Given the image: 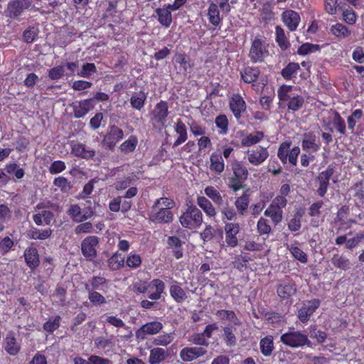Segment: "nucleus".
<instances>
[{
  "label": "nucleus",
  "instance_id": "nucleus-1",
  "mask_svg": "<svg viewBox=\"0 0 364 364\" xmlns=\"http://www.w3.org/2000/svg\"><path fill=\"white\" fill-rule=\"evenodd\" d=\"M204 193L216 205L217 212L220 214L221 220L224 223L235 222L237 220L239 215L232 204V198L227 195H222L212 186L205 187Z\"/></svg>",
  "mask_w": 364,
  "mask_h": 364
},
{
  "label": "nucleus",
  "instance_id": "nucleus-2",
  "mask_svg": "<svg viewBox=\"0 0 364 364\" xmlns=\"http://www.w3.org/2000/svg\"><path fill=\"white\" fill-rule=\"evenodd\" d=\"M175 205V201L170 198L161 197L156 199L148 213L149 220L155 224L171 223L174 219L171 210Z\"/></svg>",
  "mask_w": 364,
  "mask_h": 364
},
{
  "label": "nucleus",
  "instance_id": "nucleus-3",
  "mask_svg": "<svg viewBox=\"0 0 364 364\" xmlns=\"http://www.w3.org/2000/svg\"><path fill=\"white\" fill-rule=\"evenodd\" d=\"M250 48L248 58L252 63H262L270 55L269 43L267 38L261 35H257L251 38Z\"/></svg>",
  "mask_w": 364,
  "mask_h": 364
},
{
  "label": "nucleus",
  "instance_id": "nucleus-4",
  "mask_svg": "<svg viewBox=\"0 0 364 364\" xmlns=\"http://www.w3.org/2000/svg\"><path fill=\"white\" fill-rule=\"evenodd\" d=\"M203 221V213L196 205H187V208L179 217V222L183 228L194 230L199 228Z\"/></svg>",
  "mask_w": 364,
  "mask_h": 364
},
{
  "label": "nucleus",
  "instance_id": "nucleus-5",
  "mask_svg": "<svg viewBox=\"0 0 364 364\" xmlns=\"http://www.w3.org/2000/svg\"><path fill=\"white\" fill-rule=\"evenodd\" d=\"M149 287L154 288L155 291L149 294V299L152 301L160 299L166 288L165 283L160 279H154L149 284L145 280H139L133 284V290L136 294H144Z\"/></svg>",
  "mask_w": 364,
  "mask_h": 364
},
{
  "label": "nucleus",
  "instance_id": "nucleus-6",
  "mask_svg": "<svg viewBox=\"0 0 364 364\" xmlns=\"http://www.w3.org/2000/svg\"><path fill=\"white\" fill-rule=\"evenodd\" d=\"M292 142L290 140H287L280 144L278 151L277 157L281 162L284 165L289 163L291 166H296L298 156L300 154V148L295 146L291 149Z\"/></svg>",
  "mask_w": 364,
  "mask_h": 364
},
{
  "label": "nucleus",
  "instance_id": "nucleus-7",
  "mask_svg": "<svg viewBox=\"0 0 364 364\" xmlns=\"http://www.w3.org/2000/svg\"><path fill=\"white\" fill-rule=\"evenodd\" d=\"M280 341L287 346L297 348L307 346L311 347L312 343L308 336L300 331H289L283 333L280 337Z\"/></svg>",
  "mask_w": 364,
  "mask_h": 364
},
{
  "label": "nucleus",
  "instance_id": "nucleus-8",
  "mask_svg": "<svg viewBox=\"0 0 364 364\" xmlns=\"http://www.w3.org/2000/svg\"><path fill=\"white\" fill-rule=\"evenodd\" d=\"M123 138L124 132L121 128L115 124L109 125L102 140V144L105 149L112 151Z\"/></svg>",
  "mask_w": 364,
  "mask_h": 364
},
{
  "label": "nucleus",
  "instance_id": "nucleus-9",
  "mask_svg": "<svg viewBox=\"0 0 364 364\" xmlns=\"http://www.w3.org/2000/svg\"><path fill=\"white\" fill-rule=\"evenodd\" d=\"M31 0H11L4 11L5 16L10 18H18L25 10L31 7Z\"/></svg>",
  "mask_w": 364,
  "mask_h": 364
},
{
  "label": "nucleus",
  "instance_id": "nucleus-10",
  "mask_svg": "<svg viewBox=\"0 0 364 364\" xmlns=\"http://www.w3.org/2000/svg\"><path fill=\"white\" fill-rule=\"evenodd\" d=\"M287 205L282 204V200H272V203L264 210V215L270 218L274 226L278 225L283 220V208Z\"/></svg>",
  "mask_w": 364,
  "mask_h": 364
},
{
  "label": "nucleus",
  "instance_id": "nucleus-11",
  "mask_svg": "<svg viewBox=\"0 0 364 364\" xmlns=\"http://www.w3.org/2000/svg\"><path fill=\"white\" fill-rule=\"evenodd\" d=\"M99 237L95 235L86 237L81 242V252L86 260L92 262L97 257Z\"/></svg>",
  "mask_w": 364,
  "mask_h": 364
},
{
  "label": "nucleus",
  "instance_id": "nucleus-12",
  "mask_svg": "<svg viewBox=\"0 0 364 364\" xmlns=\"http://www.w3.org/2000/svg\"><path fill=\"white\" fill-rule=\"evenodd\" d=\"M320 304L321 301L318 299L304 301L298 309L297 317L299 320L303 323H306L311 316L318 309Z\"/></svg>",
  "mask_w": 364,
  "mask_h": 364
},
{
  "label": "nucleus",
  "instance_id": "nucleus-13",
  "mask_svg": "<svg viewBox=\"0 0 364 364\" xmlns=\"http://www.w3.org/2000/svg\"><path fill=\"white\" fill-rule=\"evenodd\" d=\"M333 173L334 168L331 166H329L326 170L318 173L316 176V182L318 185L316 192L320 197H323L326 194L330 179Z\"/></svg>",
  "mask_w": 364,
  "mask_h": 364
},
{
  "label": "nucleus",
  "instance_id": "nucleus-14",
  "mask_svg": "<svg viewBox=\"0 0 364 364\" xmlns=\"http://www.w3.org/2000/svg\"><path fill=\"white\" fill-rule=\"evenodd\" d=\"M169 114L168 105L165 100H161L151 112V120L160 127H164Z\"/></svg>",
  "mask_w": 364,
  "mask_h": 364
},
{
  "label": "nucleus",
  "instance_id": "nucleus-15",
  "mask_svg": "<svg viewBox=\"0 0 364 364\" xmlns=\"http://www.w3.org/2000/svg\"><path fill=\"white\" fill-rule=\"evenodd\" d=\"M240 225L238 223L231 222L225 223L224 231L225 235V242L229 247H235L238 245L237 235L240 232Z\"/></svg>",
  "mask_w": 364,
  "mask_h": 364
},
{
  "label": "nucleus",
  "instance_id": "nucleus-16",
  "mask_svg": "<svg viewBox=\"0 0 364 364\" xmlns=\"http://www.w3.org/2000/svg\"><path fill=\"white\" fill-rule=\"evenodd\" d=\"M229 107L235 118L239 120L246 112L247 104L240 93H234L230 98Z\"/></svg>",
  "mask_w": 364,
  "mask_h": 364
},
{
  "label": "nucleus",
  "instance_id": "nucleus-17",
  "mask_svg": "<svg viewBox=\"0 0 364 364\" xmlns=\"http://www.w3.org/2000/svg\"><path fill=\"white\" fill-rule=\"evenodd\" d=\"M261 71L257 66H245L240 71L241 80L246 84H252V87L255 90V82L257 81Z\"/></svg>",
  "mask_w": 364,
  "mask_h": 364
},
{
  "label": "nucleus",
  "instance_id": "nucleus-18",
  "mask_svg": "<svg viewBox=\"0 0 364 364\" xmlns=\"http://www.w3.org/2000/svg\"><path fill=\"white\" fill-rule=\"evenodd\" d=\"M207 353L203 347H185L181 350L179 355L183 362L188 363L205 355Z\"/></svg>",
  "mask_w": 364,
  "mask_h": 364
},
{
  "label": "nucleus",
  "instance_id": "nucleus-19",
  "mask_svg": "<svg viewBox=\"0 0 364 364\" xmlns=\"http://www.w3.org/2000/svg\"><path fill=\"white\" fill-rule=\"evenodd\" d=\"M301 147L304 151L316 153L321 149V143L314 132H305L302 136Z\"/></svg>",
  "mask_w": 364,
  "mask_h": 364
},
{
  "label": "nucleus",
  "instance_id": "nucleus-20",
  "mask_svg": "<svg viewBox=\"0 0 364 364\" xmlns=\"http://www.w3.org/2000/svg\"><path fill=\"white\" fill-rule=\"evenodd\" d=\"M163 328V324L158 321L148 322L142 325L136 331V337L138 339L144 340L146 335H155L159 333Z\"/></svg>",
  "mask_w": 364,
  "mask_h": 364
},
{
  "label": "nucleus",
  "instance_id": "nucleus-21",
  "mask_svg": "<svg viewBox=\"0 0 364 364\" xmlns=\"http://www.w3.org/2000/svg\"><path fill=\"white\" fill-rule=\"evenodd\" d=\"M277 294L282 301L289 300L296 293V285L292 280L282 282L277 287Z\"/></svg>",
  "mask_w": 364,
  "mask_h": 364
},
{
  "label": "nucleus",
  "instance_id": "nucleus-22",
  "mask_svg": "<svg viewBox=\"0 0 364 364\" xmlns=\"http://www.w3.org/2000/svg\"><path fill=\"white\" fill-rule=\"evenodd\" d=\"M92 102L93 99H86L74 102L70 105L73 107L75 117L76 118L84 117L89 111L94 108Z\"/></svg>",
  "mask_w": 364,
  "mask_h": 364
},
{
  "label": "nucleus",
  "instance_id": "nucleus-23",
  "mask_svg": "<svg viewBox=\"0 0 364 364\" xmlns=\"http://www.w3.org/2000/svg\"><path fill=\"white\" fill-rule=\"evenodd\" d=\"M269 155L267 148L259 146L248 151L247 159L251 164L259 166L266 161Z\"/></svg>",
  "mask_w": 364,
  "mask_h": 364
},
{
  "label": "nucleus",
  "instance_id": "nucleus-24",
  "mask_svg": "<svg viewBox=\"0 0 364 364\" xmlns=\"http://www.w3.org/2000/svg\"><path fill=\"white\" fill-rule=\"evenodd\" d=\"M282 19L290 31L296 30L301 18L299 14L294 10H286L282 14Z\"/></svg>",
  "mask_w": 364,
  "mask_h": 364
},
{
  "label": "nucleus",
  "instance_id": "nucleus-25",
  "mask_svg": "<svg viewBox=\"0 0 364 364\" xmlns=\"http://www.w3.org/2000/svg\"><path fill=\"white\" fill-rule=\"evenodd\" d=\"M250 203V189L247 188L240 196L235 200V208L240 217L245 215Z\"/></svg>",
  "mask_w": 364,
  "mask_h": 364
},
{
  "label": "nucleus",
  "instance_id": "nucleus-26",
  "mask_svg": "<svg viewBox=\"0 0 364 364\" xmlns=\"http://www.w3.org/2000/svg\"><path fill=\"white\" fill-rule=\"evenodd\" d=\"M4 349L9 355L12 356L16 355L21 350V345L17 342L13 331H9L4 338Z\"/></svg>",
  "mask_w": 364,
  "mask_h": 364
},
{
  "label": "nucleus",
  "instance_id": "nucleus-27",
  "mask_svg": "<svg viewBox=\"0 0 364 364\" xmlns=\"http://www.w3.org/2000/svg\"><path fill=\"white\" fill-rule=\"evenodd\" d=\"M71 149L73 154L82 159H92L95 155V150L82 143L72 141Z\"/></svg>",
  "mask_w": 364,
  "mask_h": 364
},
{
  "label": "nucleus",
  "instance_id": "nucleus-28",
  "mask_svg": "<svg viewBox=\"0 0 364 364\" xmlns=\"http://www.w3.org/2000/svg\"><path fill=\"white\" fill-rule=\"evenodd\" d=\"M26 265L31 269H36L40 264V259L38 250L36 247L26 248L23 254Z\"/></svg>",
  "mask_w": 364,
  "mask_h": 364
},
{
  "label": "nucleus",
  "instance_id": "nucleus-29",
  "mask_svg": "<svg viewBox=\"0 0 364 364\" xmlns=\"http://www.w3.org/2000/svg\"><path fill=\"white\" fill-rule=\"evenodd\" d=\"M329 33L338 40L346 39L350 37L352 31L346 25L337 22L329 28Z\"/></svg>",
  "mask_w": 364,
  "mask_h": 364
},
{
  "label": "nucleus",
  "instance_id": "nucleus-30",
  "mask_svg": "<svg viewBox=\"0 0 364 364\" xmlns=\"http://www.w3.org/2000/svg\"><path fill=\"white\" fill-rule=\"evenodd\" d=\"M174 131L178 137L173 144V147H177L188 139V131L186 124L181 119H178L174 124Z\"/></svg>",
  "mask_w": 364,
  "mask_h": 364
},
{
  "label": "nucleus",
  "instance_id": "nucleus-31",
  "mask_svg": "<svg viewBox=\"0 0 364 364\" xmlns=\"http://www.w3.org/2000/svg\"><path fill=\"white\" fill-rule=\"evenodd\" d=\"M196 202L207 217L210 218H215L216 217L218 213L217 207L215 208L209 199L205 196H198Z\"/></svg>",
  "mask_w": 364,
  "mask_h": 364
},
{
  "label": "nucleus",
  "instance_id": "nucleus-32",
  "mask_svg": "<svg viewBox=\"0 0 364 364\" xmlns=\"http://www.w3.org/2000/svg\"><path fill=\"white\" fill-rule=\"evenodd\" d=\"M171 297L178 304L184 302L187 298V294L177 281H173L169 287Z\"/></svg>",
  "mask_w": 364,
  "mask_h": 364
},
{
  "label": "nucleus",
  "instance_id": "nucleus-33",
  "mask_svg": "<svg viewBox=\"0 0 364 364\" xmlns=\"http://www.w3.org/2000/svg\"><path fill=\"white\" fill-rule=\"evenodd\" d=\"M171 11H174L169 9L167 4L163 8H157L155 10V13L158 17V21L162 26L166 28H169L172 23Z\"/></svg>",
  "mask_w": 364,
  "mask_h": 364
},
{
  "label": "nucleus",
  "instance_id": "nucleus-34",
  "mask_svg": "<svg viewBox=\"0 0 364 364\" xmlns=\"http://www.w3.org/2000/svg\"><path fill=\"white\" fill-rule=\"evenodd\" d=\"M207 16L209 23L215 26V28L220 26L223 18L220 16L218 6L213 1L209 4L208 8L207 9Z\"/></svg>",
  "mask_w": 364,
  "mask_h": 364
},
{
  "label": "nucleus",
  "instance_id": "nucleus-35",
  "mask_svg": "<svg viewBox=\"0 0 364 364\" xmlns=\"http://www.w3.org/2000/svg\"><path fill=\"white\" fill-rule=\"evenodd\" d=\"M93 215L92 210L89 209L85 213H82L81 208L77 205H72L70 206V215L76 223H81L90 218Z\"/></svg>",
  "mask_w": 364,
  "mask_h": 364
},
{
  "label": "nucleus",
  "instance_id": "nucleus-36",
  "mask_svg": "<svg viewBox=\"0 0 364 364\" xmlns=\"http://www.w3.org/2000/svg\"><path fill=\"white\" fill-rule=\"evenodd\" d=\"M107 282L108 281L105 277L93 276L89 279L88 284L85 285V289L100 290L102 291L103 292H106L107 291L104 289V287H105V289H107L106 285Z\"/></svg>",
  "mask_w": 364,
  "mask_h": 364
},
{
  "label": "nucleus",
  "instance_id": "nucleus-37",
  "mask_svg": "<svg viewBox=\"0 0 364 364\" xmlns=\"http://www.w3.org/2000/svg\"><path fill=\"white\" fill-rule=\"evenodd\" d=\"M169 354L167 350L162 348H154L150 350L149 356V364H160L164 361Z\"/></svg>",
  "mask_w": 364,
  "mask_h": 364
},
{
  "label": "nucleus",
  "instance_id": "nucleus-38",
  "mask_svg": "<svg viewBox=\"0 0 364 364\" xmlns=\"http://www.w3.org/2000/svg\"><path fill=\"white\" fill-rule=\"evenodd\" d=\"M167 244L169 248L172 249L173 256L178 259L183 257L182 242L176 236H169L167 239Z\"/></svg>",
  "mask_w": 364,
  "mask_h": 364
},
{
  "label": "nucleus",
  "instance_id": "nucleus-39",
  "mask_svg": "<svg viewBox=\"0 0 364 364\" xmlns=\"http://www.w3.org/2000/svg\"><path fill=\"white\" fill-rule=\"evenodd\" d=\"M54 214L50 210H43L33 215V222L38 226L48 225L53 220Z\"/></svg>",
  "mask_w": 364,
  "mask_h": 364
},
{
  "label": "nucleus",
  "instance_id": "nucleus-40",
  "mask_svg": "<svg viewBox=\"0 0 364 364\" xmlns=\"http://www.w3.org/2000/svg\"><path fill=\"white\" fill-rule=\"evenodd\" d=\"M264 138V134L261 131H256L247 134L241 139L242 147H250L258 144Z\"/></svg>",
  "mask_w": 364,
  "mask_h": 364
},
{
  "label": "nucleus",
  "instance_id": "nucleus-41",
  "mask_svg": "<svg viewBox=\"0 0 364 364\" xmlns=\"http://www.w3.org/2000/svg\"><path fill=\"white\" fill-rule=\"evenodd\" d=\"M223 331V338L226 346L229 347L235 346L237 343V338L235 335L236 328L233 326V324H229L224 326Z\"/></svg>",
  "mask_w": 364,
  "mask_h": 364
},
{
  "label": "nucleus",
  "instance_id": "nucleus-42",
  "mask_svg": "<svg viewBox=\"0 0 364 364\" xmlns=\"http://www.w3.org/2000/svg\"><path fill=\"white\" fill-rule=\"evenodd\" d=\"M52 230L50 228H46L41 230L37 228L32 227L27 233V236L31 240H44L49 238L51 236Z\"/></svg>",
  "mask_w": 364,
  "mask_h": 364
},
{
  "label": "nucleus",
  "instance_id": "nucleus-43",
  "mask_svg": "<svg viewBox=\"0 0 364 364\" xmlns=\"http://www.w3.org/2000/svg\"><path fill=\"white\" fill-rule=\"evenodd\" d=\"M210 169L217 173H221L225 169V164L221 154L216 152L211 154L210 156Z\"/></svg>",
  "mask_w": 364,
  "mask_h": 364
},
{
  "label": "nucleus",
  "instance_id": "nucleus-44",
  "mask_svg": "<svg viewBox=\"0 0 364 364\" xmlns=\"http://www.w3.org/2000/svg\"><path fill=\"white\" fill-rule=\"evenodd\" d=\"M299 70V63L290 62L282 70L281 75L285 80H291L296 77Z\"/></svg>",
  "mask_w": 364,
  "mask_h": 364
},
{
  "label": "nucleus",
  "instance_id": "nucleus-45",
  "mask_svg": "<svg viewBox=\"0 0 364 364\" xmlns=\"http://www.w3.org/2000/svg\"><path fill=\"white\" fill-rule=\"evenodd\" d=\"M259 348L264 356H270L274 349L273 337L267 336L262 338L259 341Z\"/></svg>",
  "mask_w": 364,
  "mask_h": 364
},
{
  "label": "nucleus",
  "instance_id": "nucleus-46",
  "mask_svg": "<svg viewBox=\"0 0 364 364\" xmlns=\"http://www.w3.org/2000/svg\"><path fill=\"white\" fill-rule=\"evenodd\" d=\"M332 264L343 271H347L350 269L351 264L350 260L344 255L335 254L331 258Z\"/></svg>",
  "mask_w": 364,
  "mask_h": 364
},
{
  "label": "nucleus",
  "instance_id": "nucleus-47",
  "mask_svg": "<svg viewBox=\"0 0 364 364\" xmlns=\"http://www.w3.org/2000/svg\"><path fill=\"white\" fill-rule=\"evenodd\" d=\"M275 41L280 49L283 51L287 50L290 46V43L285 35L284 29L280 26L275 27Z\"/></svg>",
  "mask_w": 364,
  "mask_h": 364
},
{
  "label": "nucleus",
  "instance_id": "nucleus-48",
  "mask_svg": "<svg viewBox=\"0 0 364 364\" xmlns=\"http://www.w3.org/2000/svg\"><path fill=\"white\" fill-rule=\"evenodd\" d=\"M124 257L118 252H114L108 259L107 265L110 270L116 271L124 265Z\"/></svg>",
  "mask_w": 364,
  "mask_h": 364
},
{
  "label": "nucleus",
  "instance_id": "nucleus-49",
  "mask_svg": "<svg viewBox=\"0 0 364 364\" xmlns=\"http://www.w3.org/2000/svg\"><path fill=\"white\" fill-rule=\"evenodd\" d=\"M215 124L220 135H226L229 131V120L224 114L218 115L215 119Z\"/></svg>",
  "mask_w": 364,
  "mask_h": 364
},
{
  "label": "nucleus",
  "instance_id": "nucleus-50",
  "mask_svg": "<svg viewBox=\"0 0 364 364\" xmlns=\"http://www.w3.org/2000/svg\"><path fill=\"white\" fill-rule=\"evenodd\" d=\"M233 176L246 181L248 178L249 172L247 167L242 161H235L232 164Z\"/></svg>",
  "mask_w": 364,
  "mask_h": 364
},
{
  "label": "nucleus",
  "instance_id": "nucleus-51",
  "mask_svg": "<svg viewBox=\"0 0 364 364\" xmlns=\"http://www.w3.org/2000/svg\"><path fill=\"white\" fill-rule=\"evenodd\" d=\"M215 314L221 320L225 319L230 321L235 326H238L240 325V319L236 316L235 311L232 310H218Z\"/></svg>",
  "mask_w": 364,
  "mask_h": 364
},
{
  "label": "nucleus",
  "instance_id": "nucleus-52",
  "mask_svg": "<svg viewBox=\"0 0 364 364\" xmlns=\"http://www.w3.org/2000/svg\"><path fill=\"white\" fill-rule=\"evenodd\" d=\"M138 144V139L134 135H131L119 146V150L122 153L127 154L133 152Z\"/></svg>",
  "mask_w": 364,
  "mask_h": 364
},
{
  "label": "nucleus",
  "instance_id": "nucleus-53",
  "mask_svg": "<svg viewBox=\"0 0 364 364\" xmlns=\"http://www.w3.org/2000/svg\"><path fill=\"white\" fill-rule=\"evenodd\" d=\"M251 261V257L248 253H244L236 255L232 262L233 267L243 272L246 268L247 263Z\"/></svg>",
  "mask_w": 364,
  "mask_h": 364
},
{
  "label": "nucleus",
  "instance_id": "nucleus-54",
  "mask_svg": "<svg viewBox=\"0 0 364 364\" xmlns=\"http://www.w3.org/2000/svg\"><path fill=\"white\" fill-rule=\"evenodd\" d=\"M12 217L11 209L6 204H0V233L5 229V223L9 222Z\"/></svg>",
  "mask_w": 364,
  "mask_h": 364
},
{
  "label": "nucleus",
  "instance_id": "nucleus-55",
  "mask_svg": "<svg viewBox=\"0 0 364 364\" xmlns=\"http://www.w3.org/2000/svg\"><path fill=\"white\" fill-rule=\"evenodd\" d=\"M146 100V95L143 92H139L132 95L130 98V104L132 108L141 110L144 105Z\"/></svg>",
  "mask_w": 364,
  "mask_h": 364
},
{
  "label": "nucleus",
  "instance_id": "nucleus-56",
  "mask_svg": "<svg viewBox=\"0 0 364 364\" xmlns=\"http://www.w3.org/2000/svg\"><path fill=\"white\" fill-rule=\"evenodd\" d=\"M60 322L61 317L60 316L50 317L46 322L43 323V329L46 333L51 334L60 327Z\"/></svg>",
  "mask_w": 364,
  "mask_h": 364
},
{
  "label": "nucleus",
  "instance_id": "nucleus-57",
  "mask_svg": "<svg viewBox=\"0 0 364 364\" xmlns=\"http://www.w3.org/2000/svg\"><path fill=\"white\" fill-rule=\"evenodd\" d=\"M287 102L288 109L294 112L302 108L304 104V98L299 95H293L289 97Z\"/></svg>",
  "mask_w": 364,
  "mask_h": 364
},
{
  "label": "nucleus",
  "instance_id": "nucleus-58",
  "mask_svg": "<svg viewBox=\"0 0 364 364\" xmlns=\"http://www.w3.org/2000/svg\"><path fill=\"white\" fill-rule=\"evenodd\" d=\"M257 230L259 235L268 236L272 232V228L269 225V220L261 217L257 223Z\"/></svg>",
  "mask_w": 364,
  "mask_h": 364
},
{
  "label": "nucleus",
  "instance_id": "nucleus-59",
  "mask_svg": "<svg viewBox=\"0 0 364 364\" xmlns=\"http://www.w3.org/2000/svg\"><path fill=\"white\" fill-rule=\"evenodd\" d=\"M289 252L294 259L299 261L303 264H306L308 262V256L300 247L295 245H291L288 247Z\"/></svg>",
  "mask_w": 364,
  "mask_h": 364
},
{
  "label": "nucleus",
  "instance_id": "nucleus-60",
  "mask_svg": "<svg viewBox=\"0 0 364 364\" xmlns=\"http://www.w3.org/2000/svg\"><path fill=\"white\" fill-rule=\"evenodd\" d=\"M363 117V112L361 109H355L347 118L348 127L352 132L354 130L358 121Z\"/></svg>",
  "mask_w": 364,
  "mask_h": 364
},
{
  "label": "nucleus",
  "instance_id": "nucleus-61",
  "mask_svg": "<svg viewBox=\"0 0 364 364\" xmlns=\"http://www.w3.org/2000/svg\"><path fill=\"white\" fill-rule=\"evenodd\" d=\"M188 341L198 347H208L209 341L205 338L202 333H194L189 336Z\"/></svg>",
  "mask_w": 364,
  "mask_h": 364
},
{
  "label": "nucleus",
  "instance_id": "nucleus-62",
  "mask_svg": "<svg viewBox=\"0 0 364 364\" xmlns=\"http://www.w3.org/2000/svg\"><path fill=\"white\" fill-rule=\"evenodd\" d=\"M173 338L174 337L173 333H164L154 338L152 343L156 346H167L173 341Z\"/></svg>",
  "mask_w": 364,
  "mask_h": 364
},
{
  "label": "nucleus",
  "instance_id": "nucleus-63",
  "mask_svg": "<svg viewBox=\"0 0 364 364\" xmlns=\"http://www.w3.org/2000/svg\"><path fill=\"white\" fill-rule=\"evenodd\" d=\"M318 50H320L319 45L305 43L299 47L297 53L300 55H306Z\"/></svg>",
  "mask_w": 364,
  "mask_h": 364
},
{
  "label": "nucleus",
  "instance_id": "nucleus-64",
  "mask_svg": "<svg viewBox=\"0 0 364 364\" xmlns=\"http://www.w3.org/2000/svg\"><path fill=\"white\" fill-rule=\"evenodd\" d=\"M342 19L349 26H353L357 21V14L352 8L348 7L343 11Z\"/></svg>",
  "mask_w": 364,
  "mask_h": 364
}]
</instances>
